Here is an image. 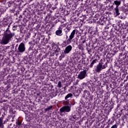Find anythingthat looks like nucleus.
Here are the masks:
<instances>
[{"mask_svg": "<svg viewBox=\"0 0 128 128\" xmlns=\"http://www.w3.org/2000/svg\"><path fill=\"white\" fill-rule=\"evenodd\" d=\"M124 110V109H122L120 110V112L119 114H117L116 116L117 118H120V116H122V110Z\"/></svg>", "mask_w": 128, "mask_h": 128, "instance_id": "obj_21", "label": "nucleus"}, {"mask_svg": "<svg viewBox=\"0 0 128 128\" xmlns=\"http://www.w3.org/2000/svg\"><path fill=\"white\" fill-rule=\"evenodd\" d=\"M4 115L2 114V116L0 118H2V120H4Z\"/></svg>", "mask_w": 128, "mask_h": 128, "instance_id": "obj_40", "label": "nucleus"}, {"mask_svg": "<svg viewBox=\"0 0 128 128\" xmlns=\"http://www.w3.org/2000/svg\"><path fill=\"white\" fill-rule=\"evenodd\" d=\"M114 56V51H111V52L108 53L106 57V59H102L94 68L95 72L100 74L102 70L106 68L108 64L112 62V56Z\"/></svg>", "mask_w": 128, "mask_h": 128, "instance_id": "obj_1", "label": "nucleus"}, {"mask_svg": "<svg viewBox=\"0 0 128 128\" xmlns=\"http://www.w3.org/2000/svg\"><path fill=\"white\" fill-rule=\"evenodd\" d=\"M98 24H100L101 26H106V23L104 20V18H100V20L98 22Z\"/></svg>", "mask_w": 128, "mask_h": 128, "instance_id": "obj_14", "label": "nucleus"}, {"mask_svg": "<svg viewBox=\"0 0 128 128\" xmlns=\"http://www.w3.org/2000/svg\"><path fill=\"white\" fill-rule=\"evenodd\" d=\"M3 120H2V118H0V128H4V122H3Z\"/></svg>", "mask_w": 128, "mask_h": 128, "instance_id": "obj_19", "label": "nucleus"}, {"mask_svg": "<svg viewBox=\"0 0 128 128\" xmlns=\"http://www.w3.org/2000/svg\"><path fill=\"white\" fill-rule=\"evenodd\" d=\"M10 24H8V28L6 32H4L2 38V44H8L10 42H12V38L16 35L14 32H12L10 30Z\"/></svg>", "mask_w": 128, "mask_h": 128, "instance_id": "obj_2", "label": "nucleus"}, {"mask_svg": "<svg viewBox=\"0 0 128 128\" xmlns=\"http://www.w3.org/2000/svg\"><path fill=\"white\" fill-rule=\"evenodd\" d=\"M120 106V104H118L117 106V110H118V108Z\"/></svg>", "mask_w": 128, "mask_h": 128, "instance_id": "obj_43", "label": "nucleus"}, {"mask_svg": "<svg viewBox=\"0 0 128 128\" xmlns=\"http://www.w3.org/2000/svg\"><path fill=\"white\" fill-rule=\"evenodd\" d=\"M126 53H124V54L122 53H121L120 54L119 58H121V60H122V62H124V60H126V58H128V56H126Z\"/></svg>", "mask_w": 128, "mask_h": 128, "instance_id": "obj_10", "label": "nucleus"}, {"mask_svg": "<svg viewBox=\"0 0 128 128\" xmlns=\"http://www.w3.org/2000/svg\"><path fill=\"white\" fill-rule=\"evenodd\" d=\"M8 84H12V80L10 78H8Z\"/></svg>", "mask_w": 128, "mask_h": 128, "instance_id": "obj_29", "label": "nucleus"}, {"mask_svg": "<svg viewBox=\"0 0 128 128\" xmlns=\"http://www.w3.org/2000/svg\"><path fill=\"white\" fill-rule=\"evenodd\" d=\"M8 122V119L6 118L3 123L4 124H6V122Z\"/></svg>", "mask_w": 128, "mask_h": 128, "instance_id": "obj_38", "label": "nucleus"}, {"mask_svg": "<svg viewBox=\"0 0 128 128\" xmlns=\"http://www.w3.org/2000/svg\"><path fill=\"white\" fill-rule=\"evenodd\" d=\"M12 18H8L6 26H8V24H12Z\"/></svg>", "mask_w": 128, "mask_h": 128, "instance_id": "obj_20", "label": "nucleus"}, {"mask_svg": "<svg viewBox=\"0 0 128 128\" xmlns=\"http://www.w3.org/2000/svg\"><path fill=\"white\" fill-rule=\"evenodd\" d=\"M14 10H10V12H14Z\"/></svg>", "mask_w": 128, "mask_h": 128, "instance_id": "obj_48", "label": "nucleus"}, {"mask_svg": "<svg viewBox=\"0 0 128 128\" xmlns=\"http://www.w3.org/2000/svg\"><path fill=\"white\" fill-rule=\"evenodd\" d=\"M10 112H12V114H15L16 112V110H12V108L10 110Z\"/></svg>", "mask_w": 128, "mask_h": 128, "instance_id": "obj_22", "label": "nucleus"}, {"mask_svg": "<svg viewBox=\"0 0 128 128\" xmlns=\"http://www.w3.org/2000/svg\"><path fill=\"white\" fill-rule=\"evenodd\" d=\"M114 10L115 11V14H116V16H120V10H118V7H116L114 8Z\"/></svg>", "mask_w": 128, "mask_h": 128, "instance_id": "obj_16", "label": "nucleus"}, {"mask_svg": "<svg viewBox=\"0 0 128 128\" xmlns=\"http://www.w3.org/2000/svg\"><path fill=\"white\" fill-rule=\"evenodd\" d=\"M16 124H17L18 126H21L22 122L18 120V122H16Z\"/></svg>", "mask_w": 128, "mask_h": 128, "instance_id": "obj_33", "label": "nucleus"}, {"mask_svg": "<svg viewBox=\"0 0 128 128\" xmlns=\"http://www.w3.org/2000/svg\"><path fill=\"white\" fill-rule=\"evenodd\" d=\"M52 48L54 50V52L56 56H58V54L60 52V48H59L58 46L56 44H52Z\"/></svg>", "mask_w": 128, "mask_h": 128, "instance_id": "obj_7", "label": "nucleus"}, {"mask_svg": "<svg viewBox=\"0 0 128 128\" xmlns=\"http://www.w3.org/2000/svg\"><path fill=\"white\" fill-rule=\"evenodd\" d=\"M22 22H24V24H26V22H28V20L26 18H24L22 20Z\"/></svg>", "mask_w": 128, "mask_h": 128, "instance_id": "obj_23", "label": "nucleus"}, {"mask_svg": "<svg viewBox=\"0 0 128 128\" xmlns=\"http://www.w3.org/2000/svg\"><path fill=\"white\" fill-rule=\"evenodd\" d=\"M54 54H56L54 53V52H52V53H51V54H50L51 56H54Z\"/></svg>", "mask_w": 128, "mask_h": 128, "instance_id": "obj_39", "label": "nucleus"}, {"mask_svg": "<svg viewBox=\"0 0 128 128\" xmlns=\"http://www.w3.org/2000/svg\"><path fill=\"white\" fill-rule=\"evenodd\" d=\"M98 62V59H94L93 60H92L90 65L88 66L89 68H93L94 66V64H96Z\"/></svg>", "mask_w": 128, "mask_h": 128, "instance_id": "obj_11", "label": "nucleus"}, {"mask_svg": "<svg viewBox=\"0 0 128 128\" xmlns=\"http://www.w3.org/2000/svg\"><path fill=\"white\" fill-rule=\"evenodd\" d=\"M8 18H4V22H6V24L8 22Z\"/></svg>", "mask_w": 128, "mask_h": 128, "instance_id": "obj_36", "label": "nucleus"}, {"mask_svg": "<svg viewBox=\"0 0 128 128\" xmlns=\"http://www.w3.org/2000/svg\"><path fill=\"white\" fill-rule=\"evenodd\" d=\"M88 52H92V50L90 49L89 50H88Z\"/></svg>", "mask_w": 128, "mask_h": 128, "instance_id": "obj_47", "label": "nucleus"}, {"mask_svg": "<svg viewBox=\"0 0 128 128\" xmlns=\"http://www.w3.org/2000/svg\"><path fill=\"white\" fill-rule=\"evenodd\" d=\"M52 9L53 10H56V8L52 7Z\"/></svg>", "mask_w": 128, "mask_h": 128, "instance_id": "obj_52", "label": "nucleus"}, {"mask_svg": "<svg viewBox=\"0 0 128 128\" xmlns=\"http://www.w3.org/2000/svg\"><path fill=\"white\" fill-rule=\"evenodd\" d=\"M100 48V50H102V48Z\"/></svg>", "mask_w": 128, "mask_h": 128, "instance_id": "obj_54", "label": "nucleus"}, {"mask_svg": "<svg viewBox=\"0 0 128 128\" xmlns=\"http://www.w3.org/2000/svg\"><path fill=\"white\" fill-rule=\"evenodd\" d=\"M112 0H108V2H112Z\"/></svg>", "mask_w": 128, "mask_h": 128, "instance_id": "obj_51", "label": "nucleus"}, {"mask_svg": "<svg viewBox=\"0 0 128 128\" xmlns=\"http://www.w3.org/2000/svg\"><path fill=\"white\" fill-rule=\"evenodd\" d=\"M86 76H88V72L86 70H84L80 72L78 76V78H79V80H84V78H85Z\"/></svg>", "mask_w": 128, "mask_h": 128, "instance_id": "obj_6", "label": "nucleus"}, {"mask_svg": "<svg viewBox=\"0 0 128 128\" xmlns=\"http://www.w3.org/2000/svg\"><path fill=\"white\" fill-rule=\"evenodd\" d=\"M78 31L76 30H74L70 33L69 38L68 36H66V39L67 40L66 41H64L63 42V44H70L72 42V38H74V36H76V34H78Z\"/></svg>", "mask_w": 128, "mask_h": 128, "instance_id": "obj_3", "label": "nucleus"}, {"mask_svg": "<svg viewBox=\"0 0 128 128\" xmlns=\"http://www.w3.org/2000/svg\"><path fill=\"white\" fill-rule=\"evenodd\" d=\"M60 22V20H56L55 24H58V22Z\"/></svg>", "mask_w": 128, "mask_h": 128, "instance_id": "obj_42", "label": "nucleus"}, {"mask_svg": "<svg viewBox=\"0 0 128 128\" xmlns=\"http://www.w3.org/2000/svg\"><path fill=\"white\" fill-rule=\"evenodd\" d=\"M54 106L52 105L49 106L48 108L44 109L45 112H50V110H52V108Z\"/></svg>", "mask_w": 128, "mask_h": 128, "instance_id": "obj_18", "label": "nucleus"}, {"mask_svg": "<svg viewBox=\"0 0 128 128\" xmlns=\"http://www.w3.org/2000/svg\"><path fill=\"white\" fill-rule=\"evenodd\" d=\"M5 26H6V23L4 24Z\"/></svg>", "mask_w": 128, "mask_h": 128, "instance_id": "obj_56", "label": "nucleus"}, {"mask_svg": "<svg viewBox=\"0 0 128 128\" xmlns=\"http://www.w3.org/2000/svg\"><path fill=\"white\" fill-rule=\"evenodd\" d=\"M22 16L20 15L19 16V20H22Z\"/></svg>", "mask_w": 128, "mask_h": 128, "instance_id": "obj_41", "label": "nucleus"}, {"mask_svg": "<svg viewBox=\"0 0 128 128\" xmlns=\"http://www.w3.org/2000/svg\"><path fill=\"white\" fill-rule=\"evenodd\" d=\"M26 10H24V12H26Z\"/></svg>", "mask_w": 128, "mask_h": 128, "instance_id": "obj_57", "label": "nucleus"}, {"mask_svg": "<svg viewBox=\"0 0 128 128\" xmlns=\"http://www.w3.org/2000/svg\"><path fill=\"white\" fill-rule=\"evenodd\" d=\"M18 44H17L16 45V46H15V50H18V48H18Z\"/></svg>", "mask_w": 128, "mask_h": 128, "instance_id": "obj_49", "label": "nucleus"}, {"mask_svg": "<svg viewBox=\"0 0 128 128\" xmlns=\"http://www.w3.org/2000/svg\"><path fill=\"white\" fill-rule=\"evenodd\" d=\"M4 102V101H0V104H2Z\"/></svg>", "mask_w": 128, "mask_h": 128, "instance_id": "obj_55", "label": "nucleus"}, {"mask_svg": "<svg viewBox=\"0 0 128 128\" xmlns=\"http://www.w3.org/2000/svg\"><path fill=\"white\" fill-rule=\"evenodd\" d=\"M122 4V0H115L114 1V2L113 3V4H114L116 6V8H118L120 6V5Z\"/></svg>", "mask_w": 128, "mask_h": 128, "instance_id": "obj_13", "label": "nucleus"}, {"mask_svg": "<svg viewBox=\"0 0 128 128\" xmlns=\"http://www.w3.org/2000/svg\"><path fill=\"white\" fill-rule=\"evenodd\" d=\"M64 54H61L60 56V58H64V56H66V55H64Z\"/></svg>", "mask_w": 128, "mask_h": 128, "instance_id": "obj_32", "label": "nucleus"}, {"mask_svg": "<svg viewBox=\"0 0 128 128\" xmlns=\"http://www.w3.org/2000/svg\"><path fill=\"white\" fill-rule=\"evenodd\" d=\"M58 86V88H62V82H60V81H59L58 82V86Z\"/></svg>", "mask_w": 128, "mask_h": 128, "instance_id": "obj_25", "label": "nucleus"}, {"mask_svg": "<svg viewBox=\"0 0 128 128\" xmlns=\"http://www.w3.org/2000/svg\"><path fill=\"white\" fill-rule=\"evenodd\" d=\"M111 8H112V9H114V5H112V6H111Z\"/></svg>", "mask_w": 128, "mask_h": 128, "instance_id": "obj_53", "label": "nucleus"}, {"mask_svg": "<svg viewBox=\"0 0 128 128\" xmlns=\"http://www.w3.org/2000/svg\"><path fill=\"white\" fill-rule=\"evenodd\" d=\"M52 96H58V93L57 92H53L52 93Z\"/></svg>", "mask_w": 128, "mask_h": 128, "instance_id": "obj_35", "label": "nucleus"}, {"mask_svg": "<svg viewBox=\"0 0 128 128\" xmlns=\"http://www.w3.org/2000/svg\"><path fill=\"white\" fill-rule=\"evenodd\" d=\"M82 22H86V20H86V16H83V18L82 20Z\"/></svg>", "mask_w": 128, "mask_h": 128, "instance_id": "obj_26", "label": "nucleus"}, {"mask_svg": "<svg viewBox=\"0 0 128 128\" xmlns=\"http://www.w3.org/2000/svg\"><path fill=\"white\" fill-rule=\"evenodd\" d=\"M72 118H74V120H76V114L72 116Z\"/></svg>", "mask_w": 128, "mask_h": 128, "instance_id": "obj_37", "label": "nucleus"}, {"mask_svg": "<svg viewBox=\"0 0 128 128\" xmlns=\"http://www.w3.org/2000/svg\"><path fill=\"white\" fill-rule=\"evenodd\" d=\"M24 52H26V45L24 43L22 42L19 44L18 48L15 50L14 52L17 54H23Z\"/></svg>", "mask_w": 128, "mask_h": 128, "instance_id": "obj_4", "label": "nucleus"}, {"mask_svg": "<svg viewBox=\"0 0 128 128\" xmlns=\"http://www.w3.org/2000/svg\"><path fill=\"white\" fill-rule=\"evenodd\" d=\"M106 128H110V124H108Z\"/></svg>", "mask_w": 128, "mask_h": 128, "instance_id": "obj_50", "label": "nucleus"}, {"mask_svg": "<svg viewBox=\"0 0 128 128\" xmlns=\"http://www.w3.org/2000/svg\"><path fill=\"white\" fill-rule=\"evenodd\" d=\"M8 6L9 8H10L12 6V2H8Z\"/></svg>", "mask_w": 128, "mask_h": 128, "instance_id": "obj_28", "label": "nucleus"}, {"mask_svg": "<svg viewBox=\"0 0 128 128\" xmlns=\"http://www.w3.org/2000/svg\"><path fill=\"white\" fill-rule=\"evenodd\" d=\"M110 24H108L105 27V30H108L110 28Z\"/></svg>", "mask_w": 128, "mask_h": 128, "instance_id": "obj_30", "label": "nucleus"}, {"mask_svg": "<svg viewBox=\"0 0 128 128\" xmlns=\"http://www.w3.org/2000/svg\"><path fill=\"white\" fill-rule=\"evenodd\" d=\"M80 44H86V46H88V43L86 42V39L82 38V36H81V38L80 39Z\"/></svg>", "mask_w": 128, "mask_h": 128, "instance_id": "obj_15", "label": "nucleus"}, {"mask_svg": "<svg viewBox=\"0 0 128 128\" xmlns=\"http://www.w3.org/2000/svg\"><path fill=\"white\" fill-rule=\"evenodd\" d=\"M72 108V106H63L62 108L60 109V114H62L63 112H70Z\"/></svg>", "mask_w": 128, "mask_h": 128, "instance_id": "obj_5", "label": "nucleus"}, {"mask_svg": "<svg viewBox=\"0 0 128 128\" xmlns=\"http://www.w3.org/2000/svg\"><path fill=\"white\" fill-rule=\"evenodd\" d=\"M18 28V25H14L12 26V30H16Z\"/></svg>", "mask_w": 128, "mask_h": 128, "instance_id": "obj_24", "label": "nucleus"}, {"mask_svg": "<svg viewBox=\"0 0 128 128\" xmlns=\"http://www.w3.org/2000/svg\"><path fill=\"white\" fill-rule=\"evenodd\" d=\"M79 38H80V36H77L76 37V40H78Z\"/></svg>", "mask_w": 128, "mask_h": 128, "instance_id": "obj_44", "label": "nucleus"}, {"mask_svg": "<svg viewBox=\"0 0 128 128\" xmlns=\"http://www.w3.org/2000/svg\"><path fill=\"white\" fill-rule=\"evenodd\" d=\"M29 44L30 45V50H32V48H34V46L36 44V42L32 41L31 42H29Z\"/></svg>", "mask_w": 128, "mask_h": 128, "instance_id": "obj_17", "label": "nucleus"}, {"mask_svg": "<svg viewBox=\"0 0 128 128\" xmlns=\"http://www.w3.org/2000/svg\"><path fill=\"white\" fill-rule=\"evenodd\" d=\"M84 43H80L78 46H82V48H86V46H84Z\"/></svg>", "mask_w": 128, "mask_h": 128, "instance_id": "obj_27", "label": "nucleus"}, {"mask_svg": "<svg viewBox=\"0 0 128 128\" xmlns=\"http://www.w3.org/2000/svg\"><path fill=\"white\" fill-rule=\"evenodd\" d=\"M12 48H14V44H12Z\"/></svg>", "mask_w": 128, "mask_h": 128, "instance_id": "obj_46", "label": "nucleus"}, {"mask_svg": "<svg viewBox=\"0 0 128 128\" xmlns=\"http://www.w3.org/2000/svg\"><path fill=\"white\" fill-rule=\"evenodd\" d=\"M72 46L71 45H68L66 47L64 50V54H70V52H72Z\"/></svg>", "mask_w": 128, "mask_h": 128, "instance_id": "obj_8", "label": "nucleus"}, {"mask_svg": "<svg viewBox=\"0 0 128 128\" xmlns=\"http://www.w3.org/2000/svg\"><path fill=\"white\" fill-rule=\"evenodd\" d=\"M111 128H118V124H115L114 125H113Z\"/></svg>", "mask_w": 128, "mask_h": 128, "instance_id": "obj_34", "label": "nucleus"}, {"mask_svg": "<svg viewBox=\"0 0 128 128\" xmlns=\"http://www.w3.org/2000/svg\"><path fill=\"white\" fill-rule=\"evenodd\" d=\"M56 36H62V28H60V26L58 30L56 32Z\"/></svg>", "mask_w": 128, "mask_h": 128, "instance_id": "obj_12", "label": "nucleus"}, {"mask_svg": "<svg viewBox=\"0 0 128 128\" xmlns=\"http://www.w3.org/2000/svg\"><path fill=\"white\" fill-rule=\"evenodd\" d=\"M84 64H85V63H84Z\"/></svg>", "mask_w": 128, "mask_h": 128, "instance_id": "obj_58", "label": "nucleus"}, {"mask_svg": "<svg viewBox=\"0 0 128 128\" xmlns=\"http://www.w3.org/2000/svg\"><path fill=\"white\" fill-rule=\"evenodd\" d=\"M126 114L127 116H128V110H126Z\"/></svg>", "mask_w": 128, "mask_h": 128, "instance_id": "obj_45", "label": "nucleus"}, {"mask_svg": "<svg viewBox=\"0 0 128 128\" xmlns=\"http://www.w3.org/2000/svg\"><path fill=\"white\" fill-rule=\"evenodd\" d=\"M72 96H74V95L72 93H69L66 94V96H65V100L66 102H70L72 98Z\"/></svg>", "mask_w": 128, "mask_h": 128, "instance_id": "obj_9", "label": "nucleus"}, {"mask_svg": "<svg viewBox=\"0 0 128 128\" xmlns=\"http://www.w3.org/2000/svg\"><path fill=\"white\" fill-rule=\"evenodd\" d=\"M78 48L79 50H84V47L78 45Z\"/></svg>", "mask_w": 128, "mask_h": 128, "instance_id": "obj_31", "label": "nucleus"}]
</instances>
